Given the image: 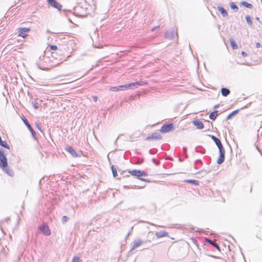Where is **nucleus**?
I'll use <instances>...</instances> for the list:
<instances>
[{
  "instance_id": "obj_47",
  "label": "nucleus",
  "mask_w": 262,
  "mask_h": 262,
  "mask_svg": "<svg viewBox=\"0 0 262 262\" xmlns=\"http://www.w3.org/2000/svg\"><path fill=\"white\" fill-rule=\"evenodd\" d=\"M183 150H184V151H186V147H184V148H183Z\"/></svg>"
},
{
  "instance_id": "obj_12",
  "label": "nucleus",
  "mask_w": 262,
  "mask_h": 262,
  "mask_svg": "<svg viewBox=\"0 0 262 262\" xmlns=\"http://www.w3.org/2000/svg\"><path fill=\"white\" fill-rule=\"evenodd\" d=\"M48 57H47L45 56V55H40L39 57H38V60L36 62V64L37 65V67L40 69H42V70H45V69H43V68H42L41 66H40V61H42V60H44L45 62L46 61V60H48Z\"/></svg>"
},
{
  "instance_id": "obj_44",
  "label": "nucleus",
  "mask_w": 262,
  "mask_h": 262,
  "mask_svg": "<svg viewBox=\"0 0 262 262\" xmlns=\"http://www.w3.org/2000/svg\"><path fill=\"white\" fill-rule=\"evenodd\" d=\"M130 235V232H128V233L127 234L126 236V238H127L128 237V236H129Z\"/></svg>"
},
{
  "instance_id": "obj_17",
  "label": "nucleus",
  "mask_w": 262,
  "mask_h": 262,
  "mask_svg": "<svg viewBox=\"0 0 262 262\" xmlns=\"http://www.w3.org/2000/svg\"><path fill=\"white\" fill-rule=\"evenodd\" d=\"M132 84V83H130L128 84H125L124 85H120V91H123L129 89H133V85Z\"/></svg>"
},
{
  "instance_id": "obj_11",
  "label": "nucleus",
  "mask_w": 262,
  "mask_h": 262,
  "mask_svg": "<svg viewBox=\"0 0 262 262\" xmlns=\"http://www.w3.org/2000/svg\"><path fill=\"white\" fill-rule=\"evenodd\" d=\"M24 123L26 124L28 128L29 129V130L31 132L32 136L33 137H35L36 133L35 131L33 130V129L31 126L30 124L29 123L28 120L26 119H25L23 120Z\"/></svg>"
},
{
  "instance_id": "obj_38",
  "label": "nucleus",
  "mask_w": 262,
  "mask_h": 262,
  "mask_svg": "<svg viewBox=\"0 0 262 262\" xmlns=\"http://www.w3.org/2000/svg\"><path fill=\"white\" fill-rule=\"evenodd\" d=\"M256 47L257 48H260V47H261V45H260L259 42H257V43H256Z\"/></svg>"
},
{
  "instance_id": "obj_21",
  "label": "nucleus",
  "mask_w": 262,
  "mask_h": 262,
  "mask_svg": "<svg viewBox=\"0 0 262 262\" xmlns=\"http://www.w3.org/2000/svg\"><path fill=\"white\" fill-rule=\"evenodd\" d=\"M230 90L227 88H223L221 89L222 95L225 97L227 96L230 94Z\"/></svg>"
},
{
  "instance_id": "obj_36",
  "label": "nucleus",
  "mask_w": 262,
  "mask_h": 262,
  "mask_svg": "<svg viewBox=\"0 0 262 262\" xmlns=\"http://www.w3.org/2000/svg\"><path fill=\"white\" fill-rule=\"evenodd\" d=\"M152 161L156 165H159V164H160V162L159 161H157L156 160H155L154 159H152Z\"/></svg>"
},
{
  "instance_id": "obj_19",
  "label": "nucleus",
  "mask_w": 262,
  "mask_h": 262,
  "mask_svg": "<svg viewBox=\"0 0 262 262\" xmlns=\"http://www.w3.org/2000/svg\"><path fill=\"white\" fill-rule=\"evenodd\" d=\"M218 115V111H215L213 112H211L209 115V118L211 120H215Z\"/></svg>"
},
{
  "instance_id": "obj_23",
  "label": "nucleus",
  "mask_w": 262,
  "mask_h": 262,
  "mask_svg": "<svg viewBox=\"0 0 262 262\" xmlns=\"http://www.w3.org/2000/svg\"><path fill=\"white\" fill-rule=\"evenodd\" d=\"M238 112H239L238 110L234 111L233 112H232V113H231L227 116V119H228V120L230 119L232 117V116L238 114Z\"/></svg>"
},
{
  "instance_id": "obj_5",
  "label": "nucleus",
  "mask_w": 262,
  "mask_h": 262,
  "mask_svg": "<svg viewBox=\"0 0 262 262\" xmlns=\"http://www.w3.org/2000/svg\"><path fill=\"white\" fill-rule=\"evenodd\" d=\"M173 129V124L170 123L167 124H164L161 127L160 129V132L162 133H166L172 130Z\"/></svg>"
},
{
  "instance_id": "obj_26",
  "label": "nucleus",
  "mask_w": 262,
  "mask_h": 262,
  "mask_svg": "<svg viewBox=\"0 0 262 262\" xmlns=\"http://www.w3.org/2000/svg\"><path fill=\"white\" fill-rule=\"evenodd\" d=\"M185 182H187V183H191V184H193L195 185H199V182L197 180H186Z\"/></svg>"
},
{
  "instance_id": "obj_14",
  "label": "nucleus",
  "mask_w": 262,
  "mask_h": 262,
  "mask_svg": "<svg viewBox=\"0 0 262 262\" xmlns=\"http://www.w3.org/2000/svg\"><path fill=\"white\" fill-rule=\"evenodd\" d=\"M162 138L161 135L157 133H154L152 135L146 138V140L149 139H158L160 140Z\"/></svg>"
},
{
  "instance_id": "obj_25",
  "label": "nucleus",
  "mask_w": 262,
  "mask_h": 262,
  "mask_svg": "<svg viewBox=\"0 0 262 262\" xmlns=\"http://www.w3.org/2000/svg\"><path fill=\"white\" fill-rule=\"evenodd\" d=\"M241 4L242 5L244 6L245 7H246V8H248L249 9H252L253 7V6L251 4H250L247 2H243L241 3Z\"/></svg>"
},
{
  "instance_id": "obj_34",
  "label": "nucleus",
  "mask_w": 262,
  "mask_h": 262,
  "mask_svg": "<svg viewBox=\"0 0 262 262\" xmlns=\"http://www.w3.org/2000/svg\"><path fill=\"white\" fill-rule=\"evenodd\" d=\"M50 48L51 50H56L57 49V47L55 45H51L50 46Z\"/></svg>"
},
{
  "instance_id": "obj_42",
  "label": "nucleus",
  "mask_w": 262,
  "mask_h": 262,
  "mask_svg": "<svg viewBox=\"0 0 262 262\" xmlns=\"http://www.w3.org/2000/svg\"><path fill=\"white\" fill-rule=\"evenodd\" d=\"M219 107V104H216L214 106V108H217Z\"/></svg>"
},
{
  "instance_id": "obj_6",
  "label": "nucleus",
  "mask_w": 262,
  "mask_h": 262,
  "mask_svg": "<svg viewBox=\"0 0 262 262\" xmlns=\"http://www.w3.org/2000/svg\"><path fill=\"white\" fill-rule=\"evenodd\" d=\"M30 29L27 28H22L18 29V36L25 38L27 35V33L30 31Z\"/></svg>"
},
{
  "instance_id": "obj_4",
  "label": "nucleus",
  "mask_w": 262,
  "mask_h": 262,
  "mask_svg": "<svg viewBox=\"0 0 262 262\" xmlns=\"http://www.w3.org/2000/svg\"><path fill=\"white\" fill-rule=\"evenodd\" d=\"M39 229L40 231H41L43 234L46 236H49L51 234V231L49 228V226L46 224H43L39 226Z\"/></svg>"
},
{
  "instance_id": "obj_50",
  "label": "nucleus",
  "mask_w": 262,
  "mask_h": 262,
  "mask_svg": "<svg viewBox=\"0 0 262 262\" xmlns=\"http://www.w3.org/2000/svg\"><path fill=\"white\" fill-rule=\"evenodd\" d=\"M260 1H261V3H262V0H260Z\"/></svg>"
},
{
  "instance_id": "obj_9",
  "label": "nucleus",
  "mask_w": 262,
  "mask_h": 262,
  "mask_svg": "<svg viewBox=\"0 0 262 262\" xmlns=\"http://www.w3.org/2000/svg\"><path fill=\"white\" fill-rule=\"evenodd\" d=\"M143 243H144L143 241H142V240H141L140 239H137L135 240L133 244V247H132V248L131 249L130 252H132L133 250H134L135 249L137 248L138 247L141 246Z\"/></svg>"
},
{
  "instance_id": "obj_32",
  "label": "nucleus",
  "mask_w": 262,
  "mask_h": 262,
  "mask_svg": "<svg viewBox=\"0 0 262 262\" xmlns=\"http://www.w3.org/2000/svg\"><path fill=\"white\" fill-rule=\"evenodd\" d=\"M110 90L112 91H120V86H113L110 88Z\"/></svg>"
},
{
  "instance_id": "obj_16",
  "label": "nucleus",
  "mask_w": 262,
  "mask_h": 262,
  "mask_svg": "<svg viewBox=\"0 0 262 262\" xmlns=\"http://www.w3.org/2000/svg\"><path fill=\"white\" fill-rule=\"evenodd\" d=\"M211 139L213 140V141L215 142V143L216 144V145H217V146L218 147H221L223 146L222 143H221V141H220V140L219 139H218L217 137H216L215 136H213V135H211L210 136Z\"/></svg>"
},
{
  "instance_id": "obj_31",
  "label": "nucleus",
  "mask_w": 262,
  "mask_h": 262,
  "mask_svg": "<svg viewBox=\"0 0 262 262\" xmlns=\"http://www.w3.org/2000/svg\"><path fill=\"white\" fill-rule=\"evenodd\" d=\"M72 262H82V260L78 256H74Z\"/></svg>"
},
{
  "instance_id": "obj_48",
  "label": "nucleus",
  "mask_w": 262,
  "mask_h": 262,
  "mask_svg": "<svg viewBox=\"0 0 262 262\" xmlns=\"http://www.w3.org/2000/svg\"><path fill=\"white\" fill-rule=\"evenodd\" d=\"M246 107H247V105H246V106H244V107H243L242 108H246Z\"/></svg>"
},
{
  "instance_id": "obj_30",
  "label": "nucleus",
  "mask_w": 262,
  "mask_h": 262,
  "mask_svg": "<svg viewBox=\"0 0 262 262\" xmlns=\"http://www.w3.org/2000/svg\"><path fill=\"white\" fill-rule=\"evenodd\" d=\"M111 168H112L113 177L114 178H116L117 176V169L114 166H112Z\"/></svg>"
},
{
  "instance_id": "obj_13",
  "label": "nucleus",
  "mask_w": 262,
  "mask_h": 262,
  "mask_svg": "<svg viewBox=\"0 0 262 262\" xmlns=\"http://www.w3.org/2000/svg\"><path fill=\"white\" fill-rule=\"evenodd\" d=\"M3 168V170L9 176L12 177L14 175V172L8 166V165L5 167H1Z\"/></svg>"
},
{
  "instance_id": "obj_10",
  "label": "nucleus",
  "mask_w": 262,
  "mask_h": 262,
  "mask_svg": "<svg viewBox=\"0 0 262 262\" xmlns=\"http://www.w3.org/2000/svg\"><path fill=\"white\" fill-rule=\"evenodd\" d=\"M66 150L70 153L73 157H77L79 156L78 154H77L75 149L71 146H67L66 147Z\"/></svg>"
},
{
  "instance_id": "obj_46",
  "label": "nucleus",
  "mask_w": 262,
  "mask_h": 262,
  "mask_svg": "<svg viewBox=\"0 0 262 262\" xmlns=\"http://www.w3.org/2000/svg\"><path fill=\"white\" fill-rule=\"evenodd\" d=\"M255 19H256L257 20H259V17H256L255 18Z\"/></svg>"
},
{
  "instance_id": "obj_27",
  "label": "nucleus",
  "mask_w": 262,
  "mask_h": 262,
  "mask_svg": "<svg viewBox=\"0 0 262 262\" xmlns=\"http://www.w3.org/2000/svg\"><path fill=\"white\" fill-rule=\"evenodd\" d=\"M209 243L213 246H214L219 251L221 250L219 245L215 243L214 242L210 240L209 241Z\"/></svg>"
},
{
  "instance_id": "obj_33",
  "label": "nucleus",
  "mask_w": 262,
  "mask_h": 262,
  "mask_svg": "<svg viewBox=\"0 0 262 262\" xmlns=\"http://www.w3.org/2000/svg\"><path fill=\"white\" fill-rule=\"evenodd\" d=\"M68 219L69 218L67 216H63L62 218V222L65 223L68 221Z\"/></svg>"
},
{
  "instance_id": "obj_40",
  "label": "nucleus",
  "mask_w": 262,
  "mask_h": 262,
  "mask_svg": "<svg viewBox=\"0 0 262 262\" xmlns=\"http://www.w3.org/2000/svg\"><path fill=\"white\" fill-rule=\"evenodd\" d=\"M242 54L243 55V56H247V53H245V52L243 51L242 52Z\"/></svg>"
},
{
  "instance_id": "obj_43",
  "label": "nucleus",
  "mask_w": 262,
  "mask_h": 262,
  "mask_svg": "<svg viewBox=\"0 0 262 262\" xmlns=\"http://www.w3.org/2000/svg\"><path fill=\"white\" fill-rule=\"evenodd\" d=\"M159 26H156V27H155L153 28L152 29V31H154L155 29H157V28H159Z\"/></svg>"
},
{
  "instance_id": "obj_24",
  "label": "nucleus",
  "mask_w": 262,
  "mask_h": 262,
  "mask_svg": "<svg viewBox=\"0 0 262 262\" xmlns=\"http://www.w3.org/2000/svg\"><path fill=\"white\" fill-rule=\"evenodd\" d=\"M230 42L233 49H236L238 48L237 45L236 44L233 39H230Z\"/></svg>"
},
{
  "instance_id": "obj_45",
  "label": "nucleus",
  "mask_w": 262,
  "mask_h": 262,
  "mask_svg": "<svg viewBox=\"0 0 262 262\" xmlns=\"http://www.w3.org/2000/svg\"><path fill=\"white\" fill-rule=\"evenodd\" d=\"M133 229V227H132L130 228V230L129 231V232H130V233H131V232L132 231Z\"/></svg>"
},
{
  "instance_id": "obj_3",
  "label": "nucleus",
  "mask_w": 262,
  "mask_h": 262,
  "mask_svg": "<svg viewBox=\"0 0 262 262\" xmlns=\"http://www.w3.org/2000/svg\"><path fill=\"white\" fill-rule=\"evenodd\" d=\"M8 164L7 159L4 151L0 149V167H5Z\"/></svg>"
},
{
  "instance_id": "obj_1",
  "label": "nucleus",
  "mask_w": 262,
  "mask_h": 262,
  "mask_svg": "<svg viewBox=\"0 0 262 262\" xmlns=\"http://www.w3.org/2000/svg\"><path fill=\"white\" fill-rule=\"evenodd\" d=\"M128 173L132 174L133 176L136 177L138 178V179L143 181H147L146 179L140 178L141 177H146L147 176V173L146 172H144L143 171H142L140 170H132L128 171Z\"/></svg>"
},
{
  "instance_id": "obj_18",
  "label": "nucleus",
  "mask_w": 262,
  "mask_h": 262,
  "mask_svg": "<svg viewBox=\"0 0 262 262\" xmlns=\"http://www.w3.org/2000/svg\"><path fill=\"white\" fill-rule=\"evenodd\" d=\"M219 11L222 14L223 17H226L228 15V12L226 9L221 6H218L217 8Z\"/></svg>"
},
{
  "instance_id": "obj_39",
  "label": "nucleus",
  "mask_w": 262,
  "mask_h": 262,
  "mask_svg": "<svg viewBox=\"0 0 262 262\" xmlns=\"http://www.w3.org/2000/svg\"><path fill=\"white\" fill-rule=\"evenodd\" d=\"M93 99L95 102H96L97 101V96H93Z\"/></svg>"
},
{
  "instance_id": "obj_22",
  "label": "nucleus",
  "mask_w": 262,
  "mask_h": 262,
  "mask_svg": "<svg viewBox=\"0 0 262 262\" xmlns=\"http://www.w3.org/2000/svg\"><path fill=\"white\" fill-rule=\"evenodd\" d=\"M146 84H147L146 82L143 81H137L136 82H132V85H133L134 88H135V87L137 88L138 86L144 85Z\"/></svg>"
},
{
  "instance_id": "obj_15",
  "label": "nucleus",
  "mask_w": 262,
  "mask_h": 262,
  "mask_svg": "<svg viewBox=\"0 0 262 262\" xmlns=\"http://www.w3.org/2000/svg\"><path fill=\"white\" fill-rule=\"evenodd\" d=\"M193 124L196 126L199 129H201L204 128V124L202 121L200 120H195L193 121Z\"/></svg>"
},
{
  "instance_id": "obj_29",
  "label": "nucleus",
  "mask_w": 262,
  "mask_h": 262,
  "mask_svg": "<svg viewBox=\"0 0 262 262\" xmlns=\"http://www.w3.org/2000/svg\"><path fill=\"white\" fill-rule=\"evenodd\" d=\"M245 18H246V21H247V24L249 26H252V21L251 17L249 15H247V16H246Z\"/></svg>"
},
{
  "instance_id": "obj_20",
  "label": "nucleus",
  "mask_w": 262,
  "mask_h": 262,
  "mask_svg": "<svg viewBox=\"0 0 262 262\" xmlns=\"http://www.w3.org/2000/svg\"><path fill=\"white\" fill-rule=\"evenodd\" d=\"M156 234L158 238H161L167 236L168 233L165 231H161L157 232Z\"/></svg>"
},
{
  "instance_id": "obj_8",
  "label": "nucleus",
  "mask_w": 262,
  "mask_h": 262,
  "mask_svg": "<svg viewBox=\"0 0 262 262\" xmlns=\"http://www.w3.org/2000/svg\"><path fill=\"white\" fill-rule=\"evenodd\" d=\"M175 35H177V33H176L174 30H169L165 33V37L170 39H173Z\"/></svg>"
},
{
  "instance_id": "obj_41",
  "label": "nucleus",
  "mask_w": 262,
  "mask_h": 262,
  "mask_svg": "<svg viewBox=\"0 0 262 262\" xmlns=\"http://www.w3.org/2000/svg\"><path fill=\"white\" fill-rule=\"evenodd\" d=\"M199 163H202V161L200 160H198L195 162V164H198Z\"/></svg>"
},
{
  "instance_id": "obj_35",
  "label": "nucleus",
  "mask_w": 262,
  "mask_h": 262,
  "mask_svg": "<svg viewBox=\"0 0 262 262\" xmlns=\"http://www.w3.org/2000/svg\"><path fill=\"white\" fill-rule=\"evenodd\" d=\"M33 106L35 109H37L39 107V104L37 102H35L33 103Z\"/></svg>"
},
{
  "instance_id": "obj_28",
  "label": "nucleus",
  "mask_w": 262,
  "mask_h": 262,
  "mask_svg": "<svg viewBox=\"0 0 262 262\" xmlns=\"http://www.w3.org/2000/svg\"><path fill=\"white\" fill-rule=\"evenodd\" d=\"M230 7L232 9L234 10L235 12L237 11L238 10V7L234 3H230Z\"/></svg>"
},
{
  "instance_id": "obj_2",
  "label": "nucleus",
  "mask_w": 262,
  "mask_h": 262,
  "mask_svg": "<svg viewBox=\"0 0 262 262\" xmlns=\"http://www.w3.org/2000/svg\"><path fill=\"white\" fill-rule=\"evenodd\" d=\"M219 149L220 155L217 160V163L218 164H222L225 160V149L223 146L218 147Z\"/></svg>"
},
{
  "instance_id": "obj_37",
  "label": "nucleus",
  "mask_w": 262,
  "mask_h": 262,
  "mask_svg": "<svg viewBox=\"0 0 262 262\" xmlns=\"http://www.w3.org/2000/svg\"><path fill=\"white\" fill-rule=\"evenodd\" d=\"M199 149H200V147H196V148H195V151H196V152H201V153H203H203H204V151H199Z\"/></svg>"
},
{
  "instance_id": "obj_7",
  "label": "nucleus",
  "mask_w": 262,
  "mask_h": 262,
  "mask_svg": "<svg viewBox=\"0 0 262 262\" xmlns=\"http://www.w3.org/2000/svg\"><path fill=\"white\" fill-rule=\"evenodd\" d=\"M47 2L50 5L59 10H60L62 8V6L58 3L55 0H47Z\"/></svg>"
},
{
  "instance_id": "obj_49",
  "label": "nucleus",
  "mask_w": 262,
  "mask_h": 262,
  "mask_svg": "<svg viewBox=\"0 0 262 262\" xmlns=\"http://www.w3.org/2000/svg\"><path fill=\"white\" fill-rule=\"evenodd\" d=\"M151 225H153V226H156L155 224H151Z\"/></svg>"
}]
</instances>
